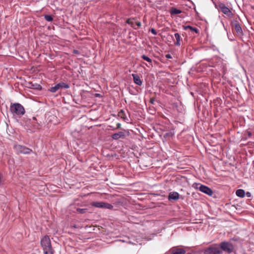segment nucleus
Listing matches in <instances>:
<instances>
[{
	"label": "nucleus",
	"instance_id": "5701e85b",
	"mask_svg": "<svg viewBox=\"0 0 254 254\" xmlns=\"http://www.w3.org/2000/svg\"><path fill=\"white\" fill-rule=\"evenodd\" d=\"M59 89H60L59 87L57 84L55 86L51 87L49 90L52 93H55L57 92Z\"/></svg>",
	"mask_w": 254,
	"mask_h": 254
},
{
	"label": "nucleus",
	"instance_id": "c85d7f7f",
	"mask_svg": "<svg viewBox=\"0 0 254 254\" xmlns=\"http://www.w3.org/2000/svg\"><path fill=\"white\" fill-rule=\"evenodd\" d=\"M151 32L154 35H156L157 34L156 31L154 29H153V28L151 29Z\"/></svg>",
	"mask_w": 254,
	"mask_h": 254
},
{
	"label": "nucleus",
	"instance_id": "aec40b11",
	"mask_svg": "<svg viewBox=\"0 0 254 254\" xmlns=\"http://www.w3.org/2000/svg\"><path fill=\"white\" fill-rule=\"evenodd\" d=\"M182 12V11L176 8H172L170 10V13L171 15L178 14Z\"/></svg>",
	"mask_w": 254,
	"mask_h": 254
},
{
	"label": "nucleus",
	"instance_id": "7c9ffc66",
	"mask_svg": "<svg viewBox=\"0 0 254 254\" xmlns=\"http://www.w3.org/2000/svg\"><path fill=\"white\" fill-rule=\"evenodd\" d=\"M136 25L138 27H140L141 25V22L139 21H137L136 22Z\"/></svg>",
	"mask_w": 254,
	"mask_h": 254
},
{
	"label": "nucleus",
	"instance_id": "f704fd0d",
	"mask_svg": "<svg viewBox=\"0 0 254 254\" xmlns=\"http://www.w3.org/2000/svg\"><path fill=\"white\" fill-rule=\"evenodd\" d=\"M154 101H155V100L153 98H151L150 100V103L151 104H154Z\"/></svg>",
	"mask_w": 254,
	"mask_h": 254
},
{
	"label": "nucleus",
	"instance_id": "f8f14e48",
	"mask_svg": "<svg viewBox=\"0 0 254 254\" xmlns=\"http://www.w3.org/2000/svg\"><path fill=\"white\" fill-rule=\"evenodd\" d=\"M134 82L139 85L141 86L142 84V81L141 80L140 76L137 74H132Z\"/></svg>",
	"mask_w": 254,
	"mask_h": 254
},
{
	"label": "nucleus",
	"instance_id": "f03ea898",
	"mask_svg": "<svg viewBox=\"0 0 254 254\" xmlns=\"http://www.w3.org/2000/svg\"><path fill=\"white\" fill-rule=\"evenodd\" d=\"M10 110L14 116L21 117L25 114L24 107L19 103L11 104L10 106Z\"/></svg>",
	"mask_w": 254,
	"mask_h": 254
},
{
	"label": "nucleus",
	"instance_id": "2f4dec72",
	"mask_svg": "<svg viewBox=\"0 0 254 254\" xmlns=\"http://www.w3.org/2000/svg\"><path fill=\"white\" fill-rule=\"evenodd\" d=\"M121 124L120 123H118L117 124V127L114 128V129H118L121 128Z\"/></svg>",
	"mask_w": 254,
	"mask_h": 254
},
{
	"label": "nucleus",
	"instance_id": "e433bc0d",
	"mask_svg": "<svg viewBox=\"0 0 254 254\" xmlns=\"http://www.w3.org/2000/svg\"><path fill=\"white\" fill-rule=\"evenodd\" d=\"M73 53L74 54H78V51H77V50H74Z\"/></svg>",
	"mask_w": 254,
	"mask_h": 254
},
{
	"label": "nucleus",
	"instance_id": "412c9836",
	"mask_svg": "<svg viewBox=\"0 0 254 254\" xmlns=\"http://www.w3.org/2000/svg\"><path fill=\"white\" fill-rule=\"evenodd\" d=\"M174 133L171 131L167 132L164 134V137L165 139H170L172 138L174 136Z\"/></svg>",
	"mask_w": 254,
	"mask_h": 254
},
{
	"label": "nucleus",
	"instance_id": "393cba45",
	"mask_svg": "<svg viewBox=\"0 0 254 254\" xmlns=\"http://www.w3.org/2000/svg\"><path fill=\"white\" fill-rule=\"evenodd\" d=\"M87 209L86 208H77L76 209V212L80 213V214H84L85 213L87 212Z\"/></svg>",
	"mask_w": 254,
	"mask_h": 254
},
{
	"label": "nucleus",
	"instance_id": "72a5a7b5",
	"mask_svg": "<svg viewBox=\"0 0 254 254\" xmlns=\"http://www.w3.org/2000/svg\"><path fill=\"white\" fill-rule=\"evenodd\" d=\"M248 137H250L252 135V133L251 131H247Z\"/></svg>",
	"mask_w": 254,
	"mask_h": 254
},
{
	"label": "nucleus",
	"instance_id": "9b49d317",
	"mask_svg": "<svg viewBox=\"0 0 254 254\" xmlns=\"http://www.w3.org/2000/svg\"><path fill=\"white\" fill-rule=\"evenodd\" d=\"M125 133L123 131H119L117 133L113 134L112 135V138L115 140H117L120 138H125Z\"/></svg>",
	"mask_w": 254,
	"mask_h": 254
},
{
	"label": "nucleus",
	"instance_id": "4468645a",
	"mask_svg": "<svg viewBox=\"0 0 254 254\" xmlns=\"http://www.w3.org/2000/svg\"><path fill=\"white\" fill-rule=\"evenodd\" d=\"M183 29L185 30H187L188 29H189L191 31H194L196 34L199 33V30L197 28L192 27L190 25L184 26Z\"/></svg>",
	"mask_w": 254,
	"mask_h": 254
},
{
	"label": "nucleus",
	"instance_id": "c9c22d12",
	"mask_svg": "<svg viewBox=\"0 0 254 254\" xmlns=\"http://www.w3.org/2000/svg\"><path fill=\"white\" fill-rule=\"evenodd\" d=\"M39 126L40 125L38 123H37V125H35V128H39Z\"/></svg>",
	"mask_w": 254,
	"mask_h": 254
},
{
	"label": "nucleus",
	"instance_id": "4be33fe9",
	"mask_svg": "<svg viewBox=\"0 0 254 254\" xmlns=\"http://www.w3.org/2000/svg\"><path fill=\"white\" fill-rule=\"evenodd\" d=\"M103 208H107L109 209H112L113 208V206L108 203L104 202L103 203Z\"/></svg>",
	"mask_w": 254,
	"mask_h": 254
},
{
	"label": "nucleus",
	"instance_id": "2eb2a0df",
	"mask_svg": "<svg viewBox=\"0 0 254 254\" xmlns=\"http://www.w3.org/2000/svg\"><path fill=\"white\" fill-rule=\"evenodd\" d=\"M236 194L237 196L240 197H244L245 195V191L244 190L239 189L236 190Z\"/></svg>",
	"mask_w": 254,
	"mask_h": 254
},
{
	"label": "nucleus",
	"instance_id": "6ab92c4d",
	"mask_svg": "<svg viewBox=\"0 0 254 254\" xmlns=\"http://www.w3.org/2000/svg\"><path fill=\"white\" fill-rule=\"evenodd\" d=\"M174 36L176 39V42L175 43V45L177 46H180L181 45V37L180 34L178 33H176L175 34Z\"/></svg>",
	"mask_w": 254,
	"mask_h": 254
},
{
	"label": "nucleus",
	"instance_id": "9d476101",
	"mask_svg": "<svg viewBox=\"0 0 254 254\" xmlns=\"http://www.w3.org/2000/svg\"><path fill=\"white\" fill-rule=\"evenodd\" d=\"M222 63L221 59L219 57H214L208 62V65L211 67H215L217 64Z\"/></svg>",
	"mask_w": 254,
	"mask_h": 254
},
{
	"label": "nucleus",
	"instance_id": "423d86ee",
	"mask_svg": "<svg viewBox=\"0 0 254 254\" xmlns=\"http://www.w3.org/2000/svg\"><path fill=\"white\" fill-rule=\"evenodd\" d=\"M14 148L18 152L22 154H28L32 152V149L20 145H16Z\"/></svg>",
	"mask_w": 254,
	"mask_h": 254
},
{
	"label": "nucleus",
	"instance_id": "b1692460",
	"mask_svg": "<svg viewBox=\"0 0 254 254\" xmlns=\"http://www.w3.org/2000/svg\"><path fill=\"white\" fill-rule=\"evenodd\" d=\"M141 58L143 59L144 60L147 61V62H148L150 64H152V60L151 59H150L149 57H148L147 56H145V55H142L141 56Z\"/></svg>",
	"mask_w": 254,
	"mask_h": 254
},
{
	"label": "nucleus",
	"instance_id": "4c0bfd02",
	"mask_svg": "<svg viewBox=\"0 0 254 254\" xmlns=\"http://www.w3.org/2000/svg\"><path fill=\"white\" fill-rule=\"evenodd\" d=\"M33 119L34 120H36V117H33Z\"/></svg>",
	"mask_w": 254,
	"mask_h": 254
},
{
	"label": "nucleus",
	"instance_id": "6e6552de",
	"mask_svg": "<svg viewBox=\"0 0 254 254\" xmlns=\"http://www.w3.org/2000/svg\"><path fill=\"white\" fill-rule=\"evenodd\" d=\"M233 27H234L238 36L242 37L243 35V32L242 27L240 23L237 21H235L233 22Z\"/></svg>",
	"mask_w": 254,
	"mask_h": 254
},
{
	"label": "nucleus",
	"instance_id": "473e14b6",
	"mask_svg": "<svg viewBox=\"0 0 254 254\" xmlns=\"http://www.w3.org/2000/svg\"><path fill=\"white\" fill-rule=\"evenodd\" d=\"M245 194L248 197H250L251 196V193L250 192H247L245 193Z\"/></svg>",
	"mask_w": 254,
	"mask_h": 254
},
{
	"label": "nucleus",
	"instance_id": "f3484780",
	"mask_svg": "<svg viewBox=\"0 0 254 254\" xmlns=\"http://www.w3.org/2000/svg\"><path fill=\"white\" fill-rule=\"evenodd\" d=\"M57 85L59 86V89H61V88L68 89L70 87L69 84H68L66 83L63 82H60V83H58Z\"/></svg>",
	"mask_w": 254,
	"mask_h": 254
},
{
	"label": "nucleus",
	"instance_id": "c756f323",
	"mask_svg": "<svg viewBox=\"0 0 254 254\" xmlns=\"http://www.w3.org/2000/svg\"><path fill=\"white\" fill-rule=\"evenodd\" d=\"M165 57L167 59H172V56L170 54H166L165 55Z\"/></svg>",
	"mask_w": 254,
	"mask_h": 254
},
{
	"label": "nucleus",
	"instance_id": "7ed1b4c3",
	"mask_svg": "<svg viewBox=\"0 0 254 254\" xmlns=\"http://www.w3.org/2000/svg\"><path fill=\"white\" fill-rule=\"evenodd\" d=\"M192 186L194 189L199 190L200 191L209 196H211L213 194L212 190L207 186L196 183H193Z\"/></svg>",
	"mask_w": 254,
	"mask_h": 254
},
{
	"label": "nucleus",
	"instance_id": "dca6fc26",
	"mask_svg": "<svg viewBox=\"0 0 254 254\" xmlns=\"http://www.w3.org/2000/svg\"><path fill=\"white\" fill-rule=\"evenodd\" d=\"M103 203L102 201L93 202L91 203V205L97 208H103Z\"/></svg>",
	"mask_w": 254,
	"mask_h": 254
},
{
	"label": "nucleus",
	"instance_id": "ddd939ff",
	"mask_svg": "<svg viewBox=\"0 0 254 254\" xmlns=\"http://www.w3.org/2000/svg\"><path fill=\"white\" fill-rule=\"evenodd\" d=\"M179 194L178 192L176 191L171 192L169 193L168 195V199L171 200L173 199L174 200H177L179 198Z\"/></svg>",
	"mask_w": 254,
	"mask_h": 254
},
{
	"label": "nucleus",
	"instance_id": "f257e3e1",
	"mask_svg": "<svg viewBox=\"0 0 254 254\" xmlns=\"http://www.w3.org/2000/svg\"><path fill=\"white\" fill-rule=\"evenodd\" d=\"M41 246L43 249L44 254H54V250L51 245L49 237L45 236L41 240Z\"/></svg>",
	"mask_w": 254,
	"mask_h": 254
},
{
	"label": "nucleus",
	"instance_id": "0eeeda50",
	"mask_svg": "<svg viewBox=\"0 0 254 254\" xmlns=\"http://www.w3.org/2000/svg\"><path fill=\"white\" fill-rule=\"evenodd\" d=\"M219 7L222 12H223L227 16L229 17H232L233 16V14L232 11L225 5V4L220 3L219 5Z\"/></svg>",
	"mask_w": 254,
	"mask_h": 254
},
{
	"label": "nucleus",
	"instance_id": "cd10ccee",
	"mask_svg": "<svg viewBox=\"0 0 254 254\" xmlns=\"http://www.w3.org/2000/svg\"><path fill=\"white\" fill-rule=\"evenodd\" d=\"M126 23L131 25V26H132V25H133V22L130 21V19H127L126 21Z\"/></svg>",
	"mask_w": 254,
	"mask_h": 254
},
{
	"label": "nucleus",
	"instance_id": "bb28decb",
	"mask_svg": "<svg viewBox=\"0 0 254 254\" xmlns=\"http://www.w3.org/2000/svg\"><path fill=\"white\" fill-rule=\"evenodd\" d=\"M4 182L3 176L1 173H0V186L2 185Z\"/></svg>",
	"mask_w": 254,
	"mask_h": 254
},
{
	"label": "nucleus",
	"instance_id": "a878e982",
	"mask_svg": "<svg viewBox=\"0 0 254 254\" xmlns=\"http://www.w3.org/2000/svg\"><path fill=\"white\" fill-rule=\"evenodd\" d=\"M45 19L47 21H52L53 20V17L50 15H45L44 16Z\"/></svg>",
	"mask_w": 254,
	"mask_h": 254
},
{
	"label": "nucleus",
	"instance_id": "20e7f679",
	"mask_svg": "<svg viewBox=\"0 0 254 254\" xmlns=\"http://www.w3.org/2000/svg\"><path fill=\"white\" fill-rule=\"evenodd\" d=\"M223 252L220 250L217 244L210 245L204 251V254H222Z\"/></svg>",
	"mask_w": 254,
	"mask_h": 254
},
{
	"label": "nucleus",
	"instance_id": "1a4fd4ad",
	"mask_svg": "<svg viewBox=\"0 0 254 254\" xmlns=\"http://www.w3.org/2000/svg\"><path fill=\"white\" fill-rule=\"evenodd\" d=\"M171 254H186V251L177 247H173L169 251Z\"/></svg>",
	"mask_w": 254,
	"mask_h": 254
},
{
	"label": "nucleus",
	"instance_id": "a211bd4d",
	"mask_svg": "<svg viewBox=\"0 0 254 254\" xmlns=\"http://www.w3.org/2000/svg\"><path fill=\"white\" fill-rule=\"evenodd\" d=\"M118 116L123 119L124 121H126L127 120L125 112L123 110H121L119 112Z\"/></svg>",
	"mask_w": 254,
	"mask_h": 254
},
{
	"label": "nucleus",
	"instance_id": "39448f33",
	"mask_svg": "<svg viewBox=\"0 0 254 254\" xmlns=\"http://www.w3.org/2000/svg\"><path fill=\"white\" fill-rule=\"evenodd\" d=\"M220 250L227 252L229 254L232 253L234 251V246L233 244L228 242H222L219 245Z\"/></svg>",
	"mask_w": 254,
	"mask_h": 254
}]
</instances>
